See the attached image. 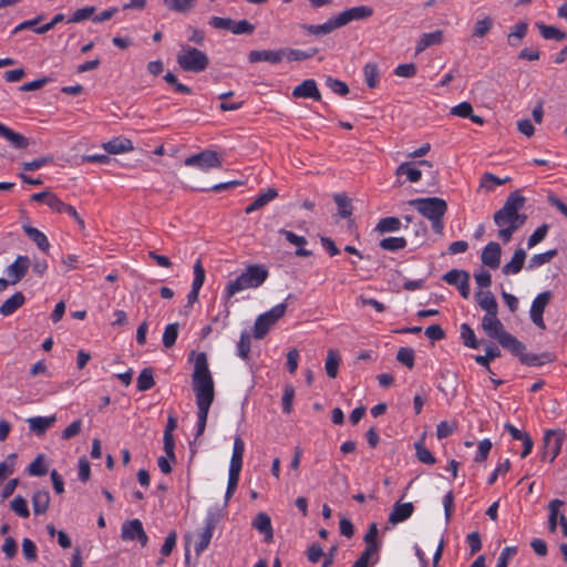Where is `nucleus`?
<instances>
[{"label":"nucleus","mask_w":567,"mask_h":567,"mask_svg":"<svg viewBox=\"0 0 567 567\" xmlns=\"http://www.w3.org/2000/svg\"><path fill=\"white\" fill-rule=\"evenodd\" d=\"M192 385L198 410L196 433L198 437L206 429L208 412L215 399L214 379L208 368V359L205 352H199L195 357Z\"/></svg>","instance_id":"1"},{"label":"nucleus","mask_w":567,"mask_h":567,"mask_svg":"<svg viewBox=\"0 0 567 567\" xmlns=\"http://www.w3.org/2000/svg\"><path fill=\"white\" fill-rule=\"evenodd\" d=\"M525 202L519 190H514L508 195L503 207L494 213L493 220L499 228L498 238L504 244L508 243L514 233L526 223L527 216L519 213Z\"/></svg>","instance_id":"2"},{"label":"nucleus","mask_w":567,"mask_h":567,"mask_svg":"<svg viewBox=\"0 0 567 567\" xmlns=\"http://www.w3.org/2000/svg\"><path fill=\"white\" fill-rule=\"evenodd\" d=\"M409 204L426 219L431 221L432 229L435 234L442 235L444 230L443 217L447 212V204L440 197L416 198Z\"/></svg>","instance_id":"3"},{"label":"nucleus","mask_w":567,"mask_h":567,"mask_svg":"<svg viewBox=\"0 0 567 567\" xmlns=\"http://www.w3.org/2000/svg\"><path fill=\"white\" fill-rule=\"evenodd\" d=\"M268 269L262 265H249L236 279L230 280L225 288V297L229 300L236 293L246 289L260 287L268 278Z\"/></svg>","instance_id":"4"},{"label":"nucleus","mask_w":567,"mask_h":567,"mask_svg":"<svg viewBox=\"0 0 567 567\" xmlns=\"http://www.w3.org/2000/svg\"><path fill=\"white\" fill-rule=\"evenodd\" d=\"M482 328L489 338L496 339L504 349L511 352H519L522 350L523 342L505 330L497 315L484 316L482 318Z\"/></svg>","instance_id":"5"},{"label":"nucleus","mask_w":567,"mask_h":567,"mask_svg":"<svg viewBox=\"0 0 567 567\" xmlns=\"http://www.w3.org/2000/svg\"><path fill=\"white\" fill-rule=\"evenodd\" d=\"M176 62L183 71L200 73L208 68L207 54L190 45H181Z\"/></svg>","instance_id":"6"},{"label":"nucleus","mask_w":567,"mask_h":567,"mask_svg":"<svg viewBox=\"0 0 567 567\" xmlns=\"http://www.w3.org/2000/svg\"><path fill=\"white\" fill-rule=\"evenodd\" d=\"M566 434L563 430H547L544 434L543 460L553 463L561 451Z\"/></svg>","instance_id":"7"},{"label":"nucleus","mask_w":567,"mask_h":567,"mask_svg":"<svg viewBox=\"0 0 567 567\" xmlns=\"http://www.w3.org/2000/svg\"><path fill=\"white\" fill-rule=\"evenodd\" d=\"M184 164L189 167H196L202 171L221 167V161L214 151L205 150L198 154L188 156Z\"/></svg>","instance_id":"8"},{"label":"nucleus","mask_w":567,"mask_h":567,"mask_svg":"<svg viewBox=\"0 0 567 567\" xmlns=\"http://www.w3.org/2000/svg\"><path fill=\"white\" fill-rule=\"evenodd\" d=\"M551 299V292L550 291H544L536 296V298L533 300L530 306V319L535 326H537L539 329L545 330L546 324L543 319V313L545 311V308L549 303Z\"/></svg>","instance_id":"9"},{"label":"nucleus","mask_w":567,"mask_h":567,"mask_svg":"<svg viewBox=\"0 0 567 567\" xmlns=\"http://www.w3.org/2000/svg\"><path fill=\"white\" fill-rule=\"evenodd\" d=\"M30 267V259L28 256H18L17 259L7 267L6 274L8 276V285L18 284L28 272Z\"/></svg>","instance_id":"10"},{"label":"nucleus","mask_w":567,"mask_h":567,"mask_svg":"<svg viewBox=\"0 0 567 567\" xmlns=\"http://www.w3.org/2000/svg\"><path fill=\"white\" fill-rule=\"evenodd\" d=\"M373 14V9L369 6H358L344 10L336 17L340 28L350 23L354 20H363L370 18Z\"/></svg>","instance_id":"11"},{"label":"nucleus","mask_w":567,"mask_h":567,"mask_svg":"<svg viewBox=\"0 0 567 567\" xmlns=\"http://www.w3.org/2000/svg\"><path fill=\"white\" fill-rule=\"evenodd\" d=\"M291 95L295 99L321 100V93L313 79L303 80L299 85L293 87Z\"/></svg>","instance_id":"12"},{"label":"nucleus","mask_w":567,"mask_h":567,"mask_svg":"<svg viewBox=\"0 0 567 567\" xmlns=\"http://www.w3.org/2000/svg\"><path fill=\"white\" fill-rule=\"evenodd\" d=\"M526 347L523 343L522 350L519 352H512L514 355L518 357L519 361L528 367H542L545 363L554 361L555 357L550 352H543L540 354H532L525 352Z\"/></svg>","instance_id":"13"},{"label":"nucleus","mask_w":567,"mask_h":567,"mask_svg":"<svg viewBox=\"0 0 567 567\" xmlns=\"http://www.w3.org/2000/svg\"><path fill=\"white\" fill-rule=\"evenodd\" d=\"M216 527V518L214 515H208L205 519V526L199 532L198 538L199 540L195 545V553L197 556H199L209 545L213 532Z\"/></svg>","instance_id":"14"},{"label":"nucleus","mask_w":567,"mask_h":567,"mask_svg":"<svg viewBox=\"0 0 567 567\" xmlns=\"http://www.w3.org/2000/svg\"><path fill=\"white\" fill-rule=\"evenodd\" d=\"M284 59L282 49L280 50H252L248 54L250 63L268 62L270 64H278Z\"/></svg>","instance_id":"15"},{"label":"nucleus","mask_w":567,"mask_h":567,"mask_svg":"<svg viewBox=\"0 0 567 567\" xmlns=\"http://www.w3.org/2000/svg\"><path fill=\"white\" fill-rule=\"evenodd\" d=\"M205 282V269L202 265V261L198 259L194 265V280L192 284V289L187 295V305L192 306L197 301L199 290Z\"/></svg>","instance_id":"16"},{"label":"nucleus","mask_w":567,"mask_h":567,"mask_svg":"<svg viewBox=\"0 0 567 567\" xmlns=\"http://www.w3.org/2000/svg\"><path fill=\"white\" fill-rule=\"evenodd\" d=\"M501 245L496 241H491L484 247L482 251V262L492 269H496L501 264Z\"/></svg>","instance_id":"17"},{"label":"nucleus","mask_w":567,"mask_h":567,"mask_svg":"<svg viewBox=\"0 0 567 567\" xmlns=\"http://www.w3.org/2000/svg\"><path fill=\"white\" fill-rule=\"evenodd\" d=\"M563 505H564V502L561 499H558V498H555V499L550 501L549 504H548V511H549L548 528H549V530L551 533H554L556 530L558 519H559L560 526H563V524L567 523L566 516L564 514L559 515V508Z\"/></svg>","instance_id":"18"},{"label":"nucleus","mask_w":567,"mask_h":567,"mask_svg":"<svg viewBox=\"0 0 567 567\" xmlns=\"http://www.w3.org/2000/svg\"><path fill=\"white\" fill-rule=\"evenodd\" d=\"M0 137L7 140L11 145L18 150H23L29 146V141L22 134L14 132L10 127L0 122Z\"/></svg>","instance_id":"19"},{"label":"nucleus","mask_w":567,"mask_h":567,"mask_svg":"<svg viewBox=\"0 0 567 567\" xmlns=\"http://www.w3.org/2000/svg\"><path fill=\"white\" fill-rule=\"evenodd\" d=\"M414 506L412 503H395L393 509L389 516V522L392 524H399L408 518H410L413 514Z\"/></svg>","instance_id":"20"},{"label":"nucleus","mask_w":567,"mask_h":567,"mask_svg":"<svg viewBox=\"0 0 567 567\" xmlns=\"http://www.w3.org/2000/svg\"><path fill=\"white\" fill-rule=\"evenodd\" d=\"M478 306L486 311L484 316L497 315L498 305L491 291H477L475 293Z\"/></svg>","instance_id":"21"},{"label":"nucleus","mask_w":567,"mask_h":567,"mask_svg":"<svg viewBox=\"0 0 567 567\" xmlns=\"http://www.w3.org/2000/svg\"><path fill=\"white\" fill-rule=\"evenodd\" d=\"M56 421L55 415L51 416H33L28 419L29 429L37 435L44 434Z\"/></svg>","instance_id":"22"},{"label":"nucleus","mask_w":567,"mask_h":567,"mask_svg":"<svg viewBox=\"0 0 567 567\" xmlns=\"http://www.w3.org/2000/svg\"><path fill=\"white\" fill-rule=\"evenodd\" d=\"M444 40V33L442 30H435L433 32L423 33L416 44V54L421 53L425 49L441 44Z\"/></svg>","instance_id":"23"},{"label":"nucleus","mask_w":567,"mask_h":567,"mask_svg":"<svg viewBox=\"0 0 567 567\" xmlns=\"http://www.w3.org/2000/svg\"><path fill=\"white\" fill-rule=\"evenodd\" d=\"M103 148L110 154H121L134 150L131 140L125 137H115L103 144Z\"/></svg>","instance_id":"24"},{"label":"nucleus","mask_w":567,"mask_h":567,"mask_svg":"<svg viewBox=\"0 0 567 567\" xmlns=\"http://www.w3.org/2000/svg\"><path fill=\"white\" fill-rule=\"evenodd\" d=\"M526 252L523 248H518L515 250L512 259L503 266V274L505 275H516L518 274L525 262Z\"/></svg>","instance_id":"25"},{"label":"nucleus","mask_w":567,"mask_h":567,"mask_svg":"<svg viewBox=\"0 0 567 567\" xmlns=\"http://www.w3.org/2000/svg\"><path fill=\"white\" fill-rule=\"evenodd\" d=\"M245 452V442L240 436L234 440L233 454L229 464V471L240 472L243 466V457Z\"/></svg>","instance_id":"26"},{"label":"nucleus","mask_w":567,"mask_h":567,"mask_svg":"<svg viewBox=\"0 0 567 567\" xmlns=\"http://www.w3.org/2000/svg\"><path fill=\"white\" fill-rule=\"evenodd\" d=\"M340 28L336 17L330 18L322 24H303L302 29L312 35H324Z\"/></svg>","instance_id":"27"},{"label":"nucleus","mask_w":567,"mask_h":567,"mask_svg":"<svg viewBox=\"0 0 567 567\" xmlns=\"http://www.w3.org/2000/svg\"><path fill=\"white\" fill-rule=\"evenodd\" d=\"M25 301V297L22 292L18 291L13 293L10 298H8L0 306V313L4 317L11 316L20 307L23 306Z\"/></svg>","instance_id":"28"},{"label":"nucleus","mask_w":567,"mask_h":567,"mask_svg":"<svg viewBox=\"0 0 567 567\" xmlns=\"http://www.w3.org/2000/svg\"><path fill=\"white\" fill-rule=\"evenodd\" d=\"M22 228L27 236L38 246L39 249H41L42 251L49 250L50 243L48 240V237L42 231L30 225H23Z\"/></svg>","instance_id":"29"},{"label":"nucleus","mask_w":567,"mask_h":567,"mask_svg":"<svg viewBox=\"0 0 567 567\" xmlns=\"http://www.w3.org/2000/svg\"><path fill=\"white\" fill-rule=\"evenodd\" d=\"M277 196H278V192L275 188H268L265 193L259 194L255 198V200L245 208V213L250 214L255 210L260 209L261 207L267 205L269 202L275 199Z\"/></svg>","instance_id":"30"},{"label":"nucleus","mask_w":567,"mask_h":567,"mask_svg":"<svg viewBox=\"0 0 567 567\" xmlns=\"http://www.w3.org/2000/svg\"><path fill=\"white\" fill-rule=\"evenodd\" d=\"M49 504L50 494L48 491L40 489L32 495V506L35 515L44 514L49 508Z\"/></svg>","instance_id":"31"},{"label":"nucleus","mask_w":567,"mask_h":567,"mask_svg":"<svg viewBox=\"0 0 567 567\" xmlns=\"http://www.w3.org/2000/svg\"><path fill=\"white\" fill-rule=\"evenodd\" d=\"M395 174L398 176L405 175L411 183H416L422 177V172L415 167V163H402L398 166Z\"/></svg>","instance_id":"32"},{"label":"nucleus","mask_w":567,"mask_h":567,"mask_svg":"<svg viewBox=\"0 0 567 567\" xmlns=\"http://www.w3.org/2000/svg\"><path fill=\"white\" fill-rule=\"evenodd\" d=\"M536 25L542 37L546 40H555L561 42L567 38V33L565 31L559 30L556 27L546 25L544 23H537Z\"/></svg>","instance_id":"33"},{"label":"nucleus","mask_w":567,"mask_h":567,"mask_svg":"<svg viewBox=\"0 0 567 567\" xmlns=\"http://www.w3.org/2000/svg\"><path fill=\"white\" fill-rule=\"evenodd\" d=\"M501 357V351L495 346H487L484 355H476L475 362L486 369L489 373H493L489 367L491 361Z\"/></svg>","instance_id":"34"},{"label":"nucleus","mask_w":567,"mask_h":567,"mask_svg":"<svg viewBox=\"0 0 567 567\" xmlns=\"http://www.w3.org/2000/svg\"><path fill=\"white\" fill-rule=\"evenodd\" d=\"M155 385L154 371L152 368H144L136 380V388L138 391L144 392Z\"/></svg>","instance_id":"35"},{"label":"nucleus","mask_w":567,"mask_h":567,"mask_svg":"<svg viewBox=\"0 0 567 567\" xmlns=\"http://www.w3.org/2000/svg\"><path fill=\"white\" fill-rule=\"evenodd\" d=\"M252 526L261 534H265L266 539L272 537L271 519L266 513H259L254 522Z\"/></svg>","instance_id":"36"},{"label":"nucleus","mask_w":567,"mask_h":567,"mask_svg":"<svg viewBox=\"0 0 567 567\" xmlns=\"http://www.w3.org/2000/svg\"><path fill=\"white\" fill-rule=\"evenodd\" d=\"M284 58L288 61H303L315 56L318 53L317 48H311L309 50H298V49H282Z\"/></svg>","instance_id":"37"},{"label":"nucleus","mask_w":567,"mask_h":567,"mask_svg":"<svg viewBox=\"0 0 567 567\" xmlns=\"http://www.w3.org/2000/svg\"><path fill=\"white\" fill-rule=\"evenodd\" d=\"M416 458L426 465H433L436 458L431 451L424 445V437L414 443Z\"/></svg>","instance_id":"38"},{"label":"nucleus","mask_w":567,"mask_h":567,"mask_svg":"<svg viewBox=\"0 0 567 567\" xmlns=\"http://www.w3.org/2000/svg\"><path fill=\"white\" fill-rule=\"evenodd\" d=\"M557 254L558 250L554 248L545 252L534 255L528 261L527 269L534 270L545 264L550 262L551 259L557 256Z\"/></svg>","instance_id":"39"},{"label":"nucleus","mask_w":567,"mask_h":567,"mask_svg":"<svg viewBox=\"0 0 567 567\" xmlns=\"http://www.w3.org/2000/svg\"><path fill=\"white\" fill-rule=\"evenodd\" d=\"M143 525L140 519L127 520L122 525L121 537L123 540H134L137 530H142Z\"/></svg>","instance_id":"40"},{"label":"nucleus","mask_w":567,"mask_h":567,"mask_svg":"<svg viewBox=\"0 0 567 567\" xmlns=\"http://www.w3.org/2000/svg\"><path fill=\"white\" fill-rule=\"evenodd\" d=\"M528 29V24L524 21L517 22L513 31L508 34L507 41L508 44L512 47H517L520 42V40L526 35Z\"/></svg>","instance_id":"41"},{"label":"nucleus","mask_w":567,"mask_h":567,"mask_svg":"<svg viewBox=\"0 0 567 567\" xmlns=\"http://www.w3.org/2000/svg\"><path fill=\"white\" fill-rule=\"evenodd\" d=\"M333 198L338 206V214L342 218L350 217L352 215V204L350 198L346 194H336Z\"/></svg>","instance_id":"42"},{"label":"nucleus","mask_w":567,"mask_h":567,"mask_svg":"<svg viewBox=\"0 0 567 567\" xmlns=\"http://www.w3.org/2000/svg\"><path fill=\"white\" fill-rule=\"evenodd\" d=\"M404 237H386L380 241V247L388 251H398L406 247Z\"/></svg>","instance_id":"43"},{"label":"nucleus","mask_w":567,"mask_h":567,"mask_svg":"<svg viewBox=\"0 0 567 567\" xmlns=\"http://www.w3.org/2000/svg\"><path fill=\"white\" fill-rule=\"evenodd\" d=\"M363 75L367 85L374 89L379 83V69L375 63H367L363 68Z\"/></svg>","instance_id":"44"},{"label":"nucleus","mask_w":567,"mask_h":567,"mask_svg":"<svg viewBox=\"0 0 567 567\" xmlns=\"http://www.w3.org/2000/svg\"><path fill=\"white\" fill-rule=\"evenodd\" d=\"M272 326L274 323H270V320L267 319V316H258L254 324V337L256 339H262Z\"/></svg>","instance_id":"45"},{"label":"nucleus","mask_w":567,"mask_h":567,"mask_svg":"<svg viewBox=\"0 0 567 567\" xmlns=\"http://www.w3.org/2000/svg\"><path fill=\"white\" fill-rule=\"evenodd\" d=\"M460 329H461V338L463 340V343L467 348L477 349L480 346V342L476 339L474 330L467 323H462Z\"/></svg>","instance_id":"46"},{"label":"nucleus","mask_w":567,"mask_h":567,"mask_svg":"<svg viewBox=\"0 0 567 567\" xmlns=\"http://www.w3.org/2000/svg\"><path fill=\"white\" fill-rule=\"evenodd\" d=\"M494 21L491 17L486 16L481 20H477L474 24L473 37L483 38L493 28Z\"/></svg>","instance_id":"47"},{"label":"nucleus","mask_w":567,"mask_h":567,"mask_svg":"<svg viewBox=\"0 0 567 567\" xmlns=\"http://www.w3.org/2000/svg\"><path fill=\"white\" fill-rule=\"evenodd\" d=\"M401 227V221L396 217H385L379 220L375 229L380 233L396 231Z\"/></svg>","instance_id":"48"},{"label":"nucleus","mask_w":567,"mask_h":567,"mask_svg":"<svg viewBox=\"0 0 567 567\" xmlns=\"http://www.w3.org/2000/svg\"><path fill=\"white\" fill-rule=\"evenodd\" d=\"M396 360L409 369L414 367L415 352L412 348L402 347L396 353Z\"/></svg>","instance_id":"49"},{"label":"nucleus","mask_w":567,"mask_h":567,"mask_svg":"<svg viewBox=\"0 0 567 567\" xmlns=\"http://www.w3.org/2000/svg\"><path fill=\"white\" fill-rule=\"evenodd\" d=\"M163 3L171 11L178 13L188 12L194 8L192 4V0H163Z\"/></svg>","instance_id":"50"},{"label":"nucleus","mask_w":567,"mask_h":567,"mask_svg":"<svg viewBox=\"0 0 567 567\" xmlns=\"http://www.w3.org/2000/svg\"><path fill=\"white\" fill-rule=\"evenodd\" d=\"M374 558V561L372 564H375L379 560V555L377 551H374L373 546H370V548H365L360 557L354 561L352 567H370V560L372 557Z\"/></svg>","instance_id":"51"},{"label":"nucleus","mask_w":567,"mask_h":567,"mask_svg":"<svg viewBox=\"0 0 567 567\" xmlns=\"http://www.w3.org/2000/svg\"><path fill=\"white\" fill-rule=\"evenodd\" d=\"M178 336V323H169L166 326L163 333V344L165 348H172Z\"/></svg>","instance_id":"52"},{"label":"nucleus","mask_w":567,"mask_h":567,"mask_svg":"<svg viewBox=\"0 0 567 567\" xmlns=\"http://www.w3.org/2000/svg\"><path fill=\"white\" fill-rule=\"evenodd\" d=\"M340 359L336 351L329 350L326 360V372L330 378H336L338 374Z\"/></svg>","instance_id":"53"},{"label":"nucleus","mask_w":567,"mask_h":567,"mask_svg":"<svg viewBox=\"0 0 567 567\" xmlns=\"http://www.w3.org/2000/svg\"><path fill=\"white\" fill-rule=\"evenodd\" d=\"M47 206H49L52 210L59 214H65V212H71V205L63 203L55 194L51 193L49 196L47 203Z\"/></svg>","instance_id":"54"},{"label":"nucleus","mask_w":567,"mask_h":567,"mask_svg":"<svg viewBox=\"0 0 567 567\" xmlns=\"http://www.w3.org/2000/svg\"><path fill=\"white\" fill-rule=\"evenodd\" d=\"M378 525L375 523H372L369 526V529L367 534L364 535V543L367 544L365 548H370V546H373L374 551H379L380 543L378 542Z\"/></svg>","instance_id":"55"},{"label":"nucleus","mask_w":567,"mask_h":567,"mask_svg":"<svg viewBox=\"0 0 567 567\" xmlns=\"http://www.w3.org/2000/svg\"><path fill=\"white\" fill-rule=\"evenodd\" d=\"M11 509L20 517L27 518L30 516L27 501L20 495L12 499Z\"/></svg>","instance_id":"56"},{"label":"nucleus","mask_w":567,"mask_h":567,"mask_svg":"<svg viewBox=\"0 0 567 567\" xmlns=\"http://www.w3.org/2000/svg\"><path fill=\"white\" fill-rule=\"evenodd\" d=\"M549 226L547 224H543L535 229V231L528 237L527 247L533 248L547 236Z\"/></svg>","instance_id":"57"},{"label":"nucleus","mask_w":567,"mask_h":567,"mask_svg":"<svg viewBox=\"0 0 567 567\" xmlns=\"http://www.w3.org/2000/svg\"><path fill=\"white\" fill-rule=\"evenodd\" d=\"M250 352V334L246 331L241 332L239 342L237 344V354L247 360Z\"/></svg>","instance_id":"58"},{"label":"nucleus","mask_w":567,"mask_h":567,"mask_svg":"<svg viewBox=\"0 0 567 567\" xmlns=\"http://www.w3.org/2000/svg\"><path fill=\"white\" fill-rule=\"evenodd\" d=\"M95 7L87 6L75 10L72 17L68 20L69 23H78L84 21L93 16Z\"/></svg>","instance_id":"59"},{"label":"nucleus","mask_w":567,"mask_h":567,"mask_svg":"<svg viewBox=\"0 0 567 567\" xmlns=\"http://www.w3.org/2000/svg\"><path fill=\"white\" fill-rule=\"evenodd\" d=\"M327 86L336 94L344 96L349 93V86L346 82L329 76L326 80Z\"/></svg>","instance_id":"60"},{"label":"nucleus","mask_w":567,"mask_h":567,"mask_svg":"<svg viewBox=\"0 0 567 567\" xmlns=\"http://www.w3.org/2000/svg\"><path fill=\"white\" fill-rule=\"evenodd\" d=\"M53 162L52 156H42L39 158H35L31 162H24L22 163V168L28 172L37 171L48 164H51Z\"/></svg>","instance_id":"61"},{"label":"nucleus","mask_w":567,"mask_h":567,"mask_svg":"<svg viewBox=\"0 0 567 567\" xmlns=\"http://www.w3.org/2000/svg\"><path fill=\"white\" fill-rule=\"evenodd\" d=\"M47 471V466L43 463V455H38L28 466V472L32 476H43Z\"/></svg>","instance_id":"62"},{"label":"nucleus","mask_w":567,"mask_h":567,"mask_svg":"<svg viewBox=\"0 0 567 567\" xmlns=\"http://www.w3.org/2000/svg\"><path fill=\"white\" fill-rule=\"evenodd\" d=\"M467 274L465 270L452 269L443 276V280L451 286L457 287Z\"/></svg>","instance_id":"63"},{"label":"nucleus","mask_w":567,"mask_h":567,"mask_svg":"<svg viewBox=\"0 0 567 567\" xmlns=\"http://www.w3.org/2000/svg\"><path fill=\"white\" fill-rule=\"evenodd\" d=\"M255 31V25L248 20L233 21L231 32L234 34H251Z\"/></svg>","instance_id":"64"}]
</instances>
